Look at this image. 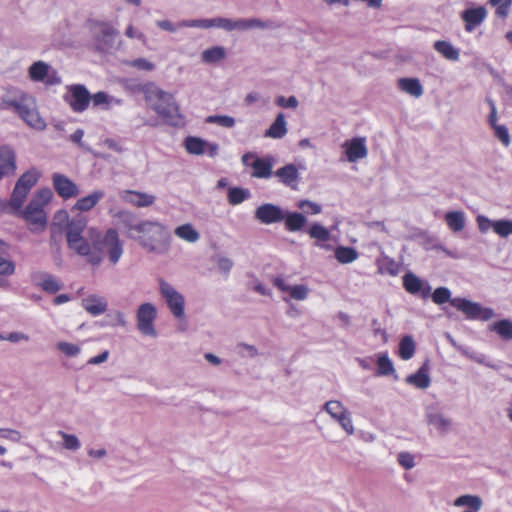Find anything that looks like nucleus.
I'll return each mask as SVG.
<instances>
[{"mask_svg":"<svg viewBox=\"0 0 512 512\" xmlns=\"http://www.w3.org/2000/svg\"><path fill=\"white\" fill-rule=\"evenodd\" d=\"M256 218L264 224H272L283 220L282 210L273 204H263L256 209Z\"/></svg>","mask_w":512,"mask_h":512,"instance_id":"nucleus-26","label":"nucleus"},{"mask_svg":"<svg viewBox=\"0 0 512 512\" xmlns=\"http://www.w3.org/2000/svg\"><path fill=\"white\" fill-rule=\"evenodd\" d=\"M432 300L435 304L442 305L446 302H449L451 299V292L446 287H439L434 290L433 293L430 294Z\"/></svg>","mask_w":512,"mask_h":512,"instance_id":"nucleus-51","label":"nucleus"},{"mask_svg":"<svg viewBox=\"0 0 512 512\" xmlns=\"http://www.w3.org/2000/svg\"><path fill=\"white\" fill-rule=\"evenodd\" d=\"M130 237L138 240L149 251L161 252L170 240V233L167 228L153 221H143L137 224H127Z\"/></svg>","mask_w":512,"mask_h":512,"instance_id":"nucleus-3","label":"nucleus"},{"mask_svg":"<svg viewBox=\"0 0 512 512\" xmlns=\"http://www.w3.org/2000/svg\"><path fill=\"white\" fill-rule=\"evenodd\" d=\"M402 280L403 287L409 294L420 295L423 299L430 296L432 287L429 282L422 280L414 273H405Z\"/></svg>","mask_w":512,"mask_h":512,"instance_id":"nucleus-15","label":"nucleus"},{"mask_svg":"<svg viewBox=\"0 0 512 512\" xmlns=\"http://www.w3.org/2000/svg\"><path fill=\"white\" fill-rule=\"evenodd\" d=\"M87 221L84 217L72 219L67 223L66 239H78L82 237V232L85 229Z\"/></svg>","mask_w":512,"mask_h":512,"instance_id":"nucleus-36","label":"nucleus"},{"mask_svg":"<svg viewBox=\"0 0 512 512\" xmlns=\"http://www.w3.org/2000/svg\"><path fill=\"white\" fill-rule=\"evenodd\" d=\"M323 410L329 414L348 435L354 434L355 429L351 415L340 401H327L323 406Z\"/></svg>","mask_w":512,"mask_h":512,"instance_id":"nucleus-11","label":"nucleus"},{"mask_svg":"<svg viewBox=\"0 0 512 512\" xmlns=\"http://www.w3.org/2000/svg\"><path fill=\"white\" fill-rule=\"evenodd\" d=\"M53 193L49 188L37 191L23 211H18L32 232L43 231L47 224L44 207L52 200Z\"/></svg>","mask_w":512,"mask_h":512,"instance_id":"nucleus-4","label":"nucleus"},{"mask_svg":"<svg viewBox=\"0 0 512 512\" xmlns=\"http://www.w3.org/2000/svg\"><path fill=\"white\" fill-rule=\"evenodd\" d=\"M4 340L11 343H17L20 341H29V336L23 332H11L5 336Z\"/></svg>","mask_w":512,"mask_h":512,"instance_id":"nucleus-63","label":"nucleus"},{"mask_svg":"<svg viewBox=\"0 0 512 512\" xmlns=\"http://www.w3.org/2000/svg\"><path fill=\"white\" fill-rule=\"evenodd\" d=\"M397 84L401 91L415 98H419L423 94V87L418 78H400Z\"/></svg>","mask_w":512,"mask_h":512,"instance_id":"nucleus-33","label":"nucleus"},{"mask_svg":"<svg viewBox=\"0 0 512 512\" xmlns=\"http://www.w3.org/2000/svg\"><path fill=\"white\" fill-rule=\"evenodd\" d=\"M207 122L215 123L222 127L231 128L235 125V120L227 115H212L207 118Z\"/></svg>","mask_w":512,"mask_h":512,"instance_id":"nucleus-55","label":"nucleus"},{"mask_svg":"<svg viewBox=\"0 0 512 512\" xmlns=\"http://www.w3.org/2000/svg\"><path fill=\"white\" fill-rule=\"evenodd\" d=\"M81 306L88 314L97 317L106 312L108 302L104 296L93 293L82 299Z\"/></svg>","mask_w":512,"mask_h":512,"instance_id":"nucleus-20","label":"nucleus"},{"mask_svg":"<svg viewBox=\"0 0 512 512\" xmlns=\"http://www.w3.org/2000/svg\"><path fill=\"white\" fill-rule=\"evenodd\" d=\"M132 66L141 70L151 71L154 69V64L144 58H138L132 61Z\"/></svg>","mask_w":512,"mask_h":512,"instance_id":"nucleus-62","label":"nucleus"},{"mask_svg":"<svg viewBox=\"0 0 512 512\" xmlns=\"http://www.w3.org/2000/svg\"><path fill=\"white\" fill-rule=\"evenodd\" d=\"M174 233L177 237L189 243H195L200 238V234L190 223L178 226Z\"/></svg>","mask_w":512,"mask_h":512,"instance_id":"nucleus-39","label":"nucleus"},{"mask_svg":"<svg viewBox=\"0 0 512 512\" xmlns=\"http://www.w3.org/2000/svg\"><path fill=\"white\" fill-rule=\"evenodd\" d=\"M159 290L172 315L177 319L183 318L185 300L182 294L164 280H160Z\"/></svg>","mask_w":512,"mask_h":512,"instance_id":"nucleus-9","label":"nucleus"},{"mask_svg":"<svg viewBox=\"0 0 512 512\" xmlns=\"http://www.w3.org/2000/svg\"><path fill=\"white\" fill-rule=\"evenodd\" d=\"M493 223L485 216L480 215L477 217L478 228L481 232H487L491 227L493 228Z\"/></svg>","mask_w":512,"mask_h":512,"instance_id":"nucleus-64","label":"nucleus"},{"mask_svg":"<svg viewBox=\"0 0 512 512\" xmlns=\"http://www.w3.org/2000/svg\"><path fill=\"white\" fill-rule=\"evenodd\" d=\"M68 246L74 250L79 256H89L90 245L88 241L82 236L78 239H70Z\"/></svg>","mask_w":512,"mask_h":512,"instance_id":"nucleus-47","label":"nucleus"},{"mask_svg":"<svg viewBox=\"0 0 512 512\" xmlns=\"http://www.w3.org/2000/svg\"><path fill=\"white\" fill-rule=\"evenodd\" d=\"M489 4L496 7L495 14L497 17L505 19L509 15L512 0H489Z\"/></svg>","mask_w":512,"mask_h":512,"instance_id":"nucleus-50","label":"nucleus"},{"mask_svg":"<svg viewBox=\"0 0 512 512\" xmlns=\"http://www.w3.org/2000/svg\"><path fill=\"white\" fill-rule=\"evenodd\" d=\"M56 348L66 357H77L81 353L80 345L66 341H59Z\"/></svg>","mask_w":512,"mask_h":512,"instance_id":"nucleus-49","label":"nucleus"},{"mask_svg":"<svg viewBox=\"0 0 512 512\" xmlns=\"http://www.w3.org/2000/svg\"><path fill=\"white\" fill-rule=\"evenodd\" d=\"M107 325L111 327L127 325L125 314L121 311L115 310L107 314Z\"/></svg>","mask_w":512,"mask_h":512,"instance_id":"nucleus-52","label":"nucleus"},{"mask_svg":"<svg viewBox=\"0 0 512 512\" xmlns=\"http://www.w3.org/2000/svg\"><path fill=\"white\" fill-rule=\"evenodd\" d=\"M29 78L35 82H44L46 85H58L61 83V78L58 72L43 62H34L28 70Z\"/></svg>","mask_w":512,"mask_h":512,"instance_id":"nucleus-14","label":"nucleus"},{"mask_svg":"<svg viewBox=\"0 0 512 512\" xmlns=\"http://www.w3.org/2000/svg\"><path fill=\"white\" fill-rule=\"evenodd\" d=\"M31 281L35 286L40 287L44 292L49 294L57 293L63 286L55 276L45 271L32 272Z\"/></svg>","mask_w":512,"mask_h":512,"instance_id":"nucleus-18","label":"nucleus"},{"mask_svg":"<svg viewBox=\"0 0 512 512\" xmlns=\"http://www.w3.org/2000/svg\"><path fill=\"white\" fill-rule=\"evenodd\" d=\"M287 133V127H286V121L283 113H279L274 120V122L271 124L269 129L265 132V137L273 138V139H279L286 135Z\"/></svg>","mask_w":512,"mask_h":512,"instance_id":"nucleus-35","label":"nucleus"},{"mask_svg":"<svg viewBox=\"0 0 512 512\" xmlns=\"http://www.w3.org/2000/svg\"><path fill=\"white\" fill-rule=\"evenodd\" d=\"M377 266L381 274H388L391 276L398 275L402 270L400 258H398V260H395L394 258H378Z\"/></svg>","mask_w":512,"mask_h":512,"instance_id":"nucleus-34","label":"nucleus"},{"mask_svg":"<svg viewBox=\"0 0 512 512\" xmlns=\"http://www.w3.org/2000/svg\"><path fill=\"white\" fill-rule=\"evenodd\" d=\"M185 26L190 27H202V28H210V27H219L223 28L227 31H232L234 29H249L253 27H263V23L258 19H238V20H230L226 18H214V19H206V20H196L191 22L183 23Z\"/></svg>","mask_w":512,"mask_h":512,"instance_id":"nucleus-7","label":"nucleus"},{"mask_svg":"<svg viewBox=\"0 0 512 512\" xmlns=\"http://www.w3.org/2000/svg\"><path fill=\"white\" fill-rule=\"evenodd\" d=\"M104 192L97 190L93 193L82 197L76 201L72 207V211L87 212L93 209L98 202L103 198Z\"/></svg>","mask_w":512,"mask_h":512,"instance_id":"nucleus-31","label":"nucleus"},{"mask_svg":"<svg viewBox=\"0 0 512 512\" xmlns=\"http://www.w3.org/2000/svg\"><path fill=\"white\" fill-rule=\"evenodd\" d=\"M490 330L497 333L504 340H512V321L509 319L494 322L490 326Z\"/></svg>","mask_w":512,"mask_h":512,"instance_id":"nucleus-43","label":"nucleus"},{"mask_svg":"<svg viewBox=\"0 0 512 512\" xmlns=\"http://www.w3.org/2000/svg\"><path fill=\"white\" fill-rule=\"evenodd\" d=\"M15 272V264L7 258H0V276H10Z\"/></svg>","mask_w":512,"mask_h":512,"instance_id":"nucleus-59","label":"nucleus"},{"mask_svg":"<svg viewBox=\"0 0 512 512\" xmlns=\"http://www.w3.org/2000/svg\"><path fill=\"white\" fill-rule=\"evenodd\" d=\"M242 163L253 169L252 176L255 178H269L272 175L274 160L272 157H257L252 152H247L242 156Z\"/></svg>","mask_w":512,"mask_h":512,"instance_id":"nucleus-13","label":"nucleus"},{"mask_svg":"<svg viewBox=\"0 0 512 512\" xmlns=\"http://www.w3.org/2000/svg\"><path fill=\"white\" fill-rule=\"evenodd\" d=\"M455 507H465L462 512H479L483 506V501L480 496L472 494H464L454 500Z\"/></svg>","mask_w":512,"mask_h":512,"instance_id":"nucleus-29","label":"nucleus"},{"mask_svg":"<svg viewBox=\"0 0 512 512\" xmlns=\"http://www.w3.org/2000/svg\"><path fill=\"white\" fill-rule=\"evenodd\" d=\"M486 16L487 10L483 6L464 10L461 14V18L465 23V30L472 32L485 20Z\"/></svg>","mask_w":512,"mask_h":512,"instance_id":"nucleus-24","label":"nucleus"},{"mask_svg":"<svg viewBox=\"0 0 512 512\" xmlns=\"http://www.w3.org/2000/svg\"><path fill=\"white\" fill-rule=\"evenodd\" d=\"M132 90L142 93L149 108L155 111L166 124L179 126L183 123V116L173 95L163 91L155 83L138 84Z\"/></svg>","mask_w":512,"mask_h":512,"instance_id":"nucleus-1","label":"nucleus"},{"mask_svg":"<svg viewBox=\"0 0 512 512\" xmlns=\"http://www.w3.org/2000/svg\"><path fill=\"white\" fill-rule=\"evenodd\" d=\"M433 47L448 60L456 61L459 59V51L448 41L438 40L434 43Z\"/></svg>","mask_w":512,"mask_h":512,"instance_id":"nucleus-41","label":"nucleus"},{"mask_svg":"<svg viewBox=\"0 0 512 512\" xmlns=\"http://www.w3.org/2000/svg\"><path fill=\"white\" fill-rule=\"evenodd\" d=\"M445 222L453 232H460L465 227V216L462 211H450L445 214Z\"/></svg>","mask_w":512,"mask_h":512,"instance_id":"nucleus-37","label":"nucleus"},{"mask_svg":"<svg viewBox=\"0 0 512 512\" xmlns=\"http://www.w3.org/2000/svg\"><path fill=\"white\" fill-rule=\"evenodd\" d=\"M343 148L349 162H356L359 159L365 158L368 154L365 138L362 137H355L345 141Z\"/></svg>","mask_w":512,"mask_h":512,"instance_id":"nucleus-21","label":"nucleus"},{"mask_svg":"<svg viewBox=\"0 0 512 512\" xmlns=\"http://www.w3.org/2000/svg\"><path fill=\"white\" fill-rule=\"evenodd\" d=\"M120 198L124 202L137 208L152 206L156 201L154 195L136 190H123L120 192Z\"/></svg>","mask_w":512,"mask_h":512,"instance_id":"nucleus-19","label":"nucleus"},{"mask_svg":"<svg viewBox=\"0 0 512 512\" xmlns=\"http://www.w3.org/2000/svg\"><path fill=\"white\" fill-rule=\"evenodd\" d=\"M486 101L490 107L488 122L494 130L495 137L507 147L510 145L509 131L506 126L497 124V109L494 101L491 98H487Z\"/></svg>","mask_w":512,"mask_h":512,"instance_id":"nucleus-22","label":"nucleus"},{"mask_svg":"<svg viewBox=\"0 0 512 512\" xmlns=\"http://www.w3.org/2000/svg\"><path fill=\"white\" fill-rule=\"evenodd\" d=\"M415 341L410 335L402 337L398 347V355L402 360H410L415 354Z\"/></svg>","mask_w":512,"mask_h":512,"instance_id":"nucleus-38","label":"nucleus"},{"mask_svg":"<svg viewBox=\"0 0 512 512\" xmlns=\"http://www.w3.org/2000/svg\"><path fill=\"white\" fill-rule=\"evenodd\" d=\"M238 352L242 355H248L255 357L258 354V350L255 346L246 343H240L237 345Z\"/></svg>","mask_w":512,"mask_h":512,"instance_id":"nucleus-61","label":"nucleus"},{"mask_svg":"<svg viewBox=\"0 0 512 512\" xmlns=\"http://www.w3.org/2000/svg\"><path fill=\"white\" fill-rule=\"evenodd\" d=\"M0 109L13 111L31 128L43 130L46 127L36 110L34 99L21 90H9L0 100Z\"/></svg>","mask_w":512,"mask_h":512,"instance_id":"nucleus-2","label":"nucleus"},{"mask_svg":"<svg viewBox=\"0 0 512 512\" xmlns=\"http://www.w3.org/2000/svg\"><path fill=\"white\" fill-rule=\"evenodd\" d=\"M493 230L501 237L512 234V221L498 220L493 223Z\"/></svg>","mask_w":512,"mask_h":512,"instance_id":"nucleus-54","label":"nucleus"},{"mask_svg":"<svg viewBox=\"0 0 512 512\" xmlns=\"http://www.w3.org/2000/svg\"><path fill=\"white\" fill-rule=\"evenodd\" d=\"M39 174L35 171H27L20 176L13 189L9 201L0 200V211L18 212L22 207L31 188L37 183Z\"/></svg>","mask_w":512,"mask_h":512,"instance_id":"nucleus-5","label":"nucleus"},{"mask_svg":"<svg viewBox=\"0 0 512 512\" xmlns=\"http://www.w3.org/2000/svg\"><path fill=\"white\" fill-rule=\"evenodd\" d=\"M68 93L64 100L68 103L72 111L76 113L84 112L91 101V95L87 88L82 84H73L67 87Z\"/></svg>","mask_w":512,"mask_h":512,"instance_id":"nucleus-12","label":"nucleus"},{"mask_svg":"<svg viewBox=\"0 0 512 512\" xmlns=\"http://www.w3.org/2000/svg\"><path fill=\"white\" fill-rule=\"evenodd\" d=\"M91 28L96 39L105 44H113L115 37L118 35L117 29L105 21H91Z\"/></svg>","mask_w":512,"mask_h":512,"instance_id":"nucleus-25","label":"nucleus"},{"mask_svg":"<svg viewBox=\"0 0 512 512\" xmlns=\"http://www.w3.org/2000/svg\"><path fill=\"white\" fill-rule=\"evenodd\" d=\"M450 304L457 310L463 312L468 319L487 321L495 316L492 308L482 307L479 303L464 298H452Z\"/></svg>","mask_w":512,"mask_h":512,"instance_id":"nucleus-8","label":"nucleus"},{"mask_svg":"<svg viewBox=\"0 0 512 512\" xmlns=\"http://www.w3.org/2000/svg\"><path fill=\"white\" fill-rule=\"evenodd\" d=\"M397 459L398 463L407 470L415 466L414 456L409 452H400Z\"/></svg>","mask_w":512,"mask_h":512,"instance_id":"nucleus-56","label":"nucleus"},{"mask_svg":"<svg viewBox=\"0 0 512 512\" xmlns=\"http://www.w3.org/2000/svg\"><path fill=\"white\" fill-rule=\"evenodd\" d=\"M0 438L17 443L21 440V433L14 429L0 428Z\"/></svg>","mask_w":512,"mask_h":512,"instance_id":"nucleus-58","label":"nucleus"},{"mask_svg":"<svg viewBox=\"0 0 512 512\" xmlns=\"http://www.w3.org/2000/svg\"><path fill=\"white\" fill-rule=\"evenodd\" d=\"M308 234L311 238L316 239L320 242H327L330 240L331 237L329 230L318 223H315L312 226H310Z\"/></svg>","mask_w":512,"mask_h":512,"instance_id":"nucleus-48","label":"nucleus"},{"mask_svg":"<svg viewBox=\"0 0 512 512\" xmlns=\"http://www.w3.org/2000/svg\"><path fill=\"white\" fill-rule=\"evenodd\" d=\"M395 373L394 365L387 353L377 355V372L378 376H389Z\"/></svg>","mask_w":512,"mask_h":512,"instance_id":"nucleus-42","label":"nucleus"},{"mask_svg":"<svg viewBox=\"0 0 512 512\" xmlns=\"http://www.w3.org/2000/svg\"><path fill=\"white\" fill-rule=\"evenodd\" d=\"M58 434L63 439V447L67 450L76 451L81 447V443L77 436L59 431Z\"/></svg>","mask_w":512,"mask_h":512,"instance_id":"nucleus-53","label":"nucleus"},{"mask_svg":"<svg viewBox=\"0 0 512 512\" xmlns=\"http://www.w3.org/2000/svg\"><path fill=\"white\" fill-rule=\"evenodd\" d=\"M406 382L419 389H426L430 385L429 369L427 364H423L415 374H411L406 378Z\"/></svg>","mask_w":512,"mask_h":512,"instance_id":"nucleus-32","label":"nucleus"},{"mask_svg":"<svg viewBox=\"0 0 512 512\" xmlns=\"http://www.w3.org/2000/svg\"><path fill=\"white\" fill-rule=\"evenodd\" d=\"M52 184L56 193L64 200L76 197L79 195L78 186L67 176L54 173L52 176Z\"/></svg>","mask_w":512,"mask_h":512,"instance_id":"nucleus-17","label":"nucleus"},{"mask_svg":"<svg viewBox=\"0 0 512 512\" xmlns=\"http://www.w3.org/2000/svg\"><path fill=\"white\" fill-rule=\"evenodd\" d=\"M275 176H277L284 185L296 189L299 180L298 169L294 164H287L281 168H279L275 172Z\"/></svg>","mask_w":512,"mask_h":512,"instance_id":"nucleus-27","label":"nucleus"},{"mask_svg":"<svg viewBox=\"0 0 512 512\" xmlns=\"http://www.w3.org/2000/svg\"><path fill=\"white\" fill-rule=\"evenodd\" d=\"M425 418L429 425L442 434L447 433L452 425L451 419L441 412L437 404H432L425 408Z\"/></svg>","mask_w":512,"mask_h":512,"instance_id":"nucleus-16","label":"nucleus"},{"mask_svg":"<svg viewBox=\"0 0 512 512\" xmlns=\"http://www.w3.org/2000/svg\"><path fill=\"white\" fill-rule=\"evenodd\" d=\"M298 207L308 214H319L321 212V206L309 200L300 201Z\"/></svg>","mask_w":512,"mask_h":512,"instance_id":"nucleus-57","label":"nucleus"},{"mask_svg":"<svg viewBox=\"0 0 512 512\" xmlns=\"http://www.w3.org/2000/svg\"><path fill=\"white\" fill-rule=\"evenodd\" d=\"M250 197V192L247 189L233 187L228 191V202L231 205H238Z\"/></svg>","mask_w":512,"mask_h":512,"instance_id":"nucleus-46","label":"nucleus"},{"mask_svg":"<svg viewBox=\"0 0 512 512\" xmlns=\"http://www.w3.org/2000/svg\"><path fill=\"white\" fill-rule=\"evenodd\" d=\"M157 318V309L152 303L141 304L136 312L137 329L145 336L156 337L157 332L154 321Z\"/></svg>","mask_w":512,"mask_h":512,"instance_id":"nucleus-10","label":"nucleus"},{"mask_svg":"<svg viewBox=\"0 0 512 512\" xmlns=\"http://www.w3.org/2000/svg\"><path fill=\"white\" fill-rule=\"evenodd\" d=\"M276 104L283 108H296L298 105V101L295 96H290L289 98L279 96L276 99Z\"/></svg>","mask_w":512,"mask_h":512,"instance_id":"nucleus-60","label":"nucleus"},{"mask_svg":"<svg viewBox=\"0 0 512 512\" xmlns=\"http://www.w3.org/2000/svg\"><path fill=\"white\" fill-rule=\"evenodd\" d=\"M225 57V50L220 46H215L209 49H206L202 52L201 58L205 63H215L218 62Z\"/></svg>","mask_w":512,"mask_h":512,"instance_id":"nucleus-45","label":"nucleus"},{"mask_svg":"<svg viewBox=\"0 0 512 512\" xmlns=\"http://www.w3.org/2000/svg\"><path fill=\"white\" fill-rule=\"evenodd\" d=\"M283 219L285 221V228L290 232L301 230L306 223L305 216L298 212L287 213Z\"/></svg>","mask_w":512,"mask_h":512,"instance_id":"nucleus-40","label":"nucleus"},{"mask_svg":"<svg viewBox=\"0 0 512 512\" xmlns=\"http://www.w3.org/2000/svg\"><path fill=\"white\" fill-rule=\"evenodd\" d=\"M88 233L96 251L107 254V256H121L123 252L122 242L117 230L110 228L104 235H101L96 228H90Z\"/></svg>","mask_w":512,"mask_h":512,"instance_id":"nucleus-6","label":"nucleus"},{"mask_svg":"<svg viewBox=\"0 0 512 512\" xmlns=\"http://www.w3.org/2000/svg\"><path fill=\"white\" fill-rule=\"evenodd\" d=\"M207 260L208 271H203L202 274L204 275L211 274L214 271L226 278L233 267L231 258H207Z\"/></svg>","mask_w":512,"mask_h":512,"instance_id":"nucleus-30","label":"nucleus"},{"mask_svg":"<svg viewBox=\"0 0 512 512\" xmlns=\"http://www.w3.org/2000/svg\"><path fill=\"white\" fill-rule=\"evenodd\" d=\"M206 145L207 143L197 137L189 136L185 140V148L188 153L194 154V155H201L206 152Z\"/></svg>","mask_w":512,"mask_h":512,"instance_id":"nucleus-44","label":"nucleus"},{"mask_svg":"<svg viewBox=\"0 0 512 512\" xmlns=\"http://www.w3.org/2000/svg\"><path fill=\"white\" fill-rule=\"evenodd\" d=\"M16 169L15 155L11 148L2 146L0 148V178L4 175L13 174Z\"/></svg>","mask_w":512,"mask_h":512,"instance_id":"nucleus-28","label":"nucleus"},{"mask_svg":"<svg viewBox=\"0 0 512 512\" xmlns=\"http://www.w3.org/2000/svg\"><path fill=\"white\" fill-rule=\"evenodd\" d=\"M273 284L282 292L289 294L290 298L298 301L307 299L310 289L306 285H287L281 276L273 279Z\"/></svg>","mask_w":512,"mask_h":512,"instance_id":"nucleus-23","label":"nucleus"}]
</instances>
